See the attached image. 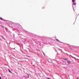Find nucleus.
I'll return each instance as SVG.
<instances>
[{"mask_svg":"<svg viewBox=\"0 0 79 79\" xmlns=\"http://www.w3.org/2000/svg\"><path fill=\"white\" fill-rule=\"evenodd\" d=\"M35 35L36 36V37H37V38H38V39H43L44 42L46 43V44H47V37L45 36H40V35Z\"/></svg>","mask_w":79,"mask_h":79,"instance_id":"obj_1","label":"nucleus"},{"mask_svg":"<svg viewBox=\"0 0 79 79\" xmlns=\"http://www.w3.org/2000/svg\"><path fill=\"white\" fill-rule=\"evenodd\" d=\"M10 24H11L12 26H13L15 27V29H18L19 26H20V24L18 23H13L12 22H10Z\"/></svg>","mask_w":79,"mask_h":79,"instance_id":"obj_2","label":"nucleus"},{"mask_svg":"<svg viewBox=\"0 0 79 79\" xmlns=\"http://www.w3.org/2000/svg\"><path fill=\"white\" fill-rule=\"evenodd\" d=\"M0 37L2 39H4V40H5V42L6 43L7 45H8V43L9 45L10 44V41L9 40H6V39L4 38V37L2 35H1Z\"/></svg>","mask_w":79,"mask_h":79,"instance_id":"obj_3","label":"nucleus"},{"mask_svg":"<svg viewBox=\"0 0 79 79\" xmlns=\"http://www.w3.org/2000/svg\"><path fill=\"white\" fill-rule=\"evenodd\" d=\"M56 61V60L55 59L52 60L50 59H49L48 60L49 63H53V64H55V62Z\"/></svg>","mask_w":79,"mask_h":79,"instance_id":"obj_4","label":"nucleus"},{"mask_svg":"<svg viewBox=\"0 0 79 79\" xmlns=\"http://www.w3.org/2000/svg\"><path fill=\"white\" fill-rule=\"evenodd\" d=\"M68 59H69L68 58H64V60L65 61L66 60L67 61V63H68V64H71V61L68 60Z\"/></svg>","mask_w":79,"mask_h":79,"instance_id":"obj_5","label":"nucleus"},{"mask_svg":"<svg viewBox=\"0 0 79 79\" xmlns=\"http://www.w3.org/2000/svg\"><path fill=\"white\" fill-rule=\"evenodd\" d=\"M19 47L20 48V50L21 51L22 53H24V52L21 50V48H22V49H23V44H21L19 45Z\"/></svg>","mask_w":79,"mask_h":79,"instance_id":"obj_6","label":"nucleus"},{"mask_svg":"<svg viewBox=\"0 0 79 79\" xmlns=\"http://www.w3.org/2000/svg\"><path fill=\"white\" fill-rule=\"evenodd\" d=\"M27 77H26V76H23V77H25V78H29V76H30L29 74L28 73H27Z\"/></svg>","mask_w":79,"mask_h":79,"instance_id":"obj_7","label":"nucleus"},{"mask_svg":"<svg viewBox=\"0 0 79 79\" xmlns=\"http://www.w3.org/2000/svg\"><path fill=\"white\" fill-rule=\"evenodd\" d=\"M66 54L67 55H68V56H71V57H72V58H74L75 59H77L75 57H73V56H72L71 55H69V54H68V53H66Z\"/></svg>","mask_w":79,"mask_h":79,"instance_id":"obj_8","label":"nucleus"},{"mask_svg":"<svg viewBox=\"0 0 79 79\" xmlns=\"http://www.w3.org/2000/svg\"><path fill=\"white\" fill-rule=\"evenodd\" d=\"M23 32H25L27 34H31V33L27 31L26 30H23Z\"/></svg>","mask_w":79,"mask_h":79,"instance_id":"obj_9","label":"nucleus"},{"mask_svg":"<svg viewBox=\"0 0 79 79\" xmlns=\"http://www.w3.org/2000/svg\"><path fill=\"white\" fill-rule=\"evenodd\" d=\"M0 19H1V20H2V21H8V20L3 19V18L1 17H0Z\"/></svg>","mask_w":79,"mask_h":79,"instance_id":"obj_10","label":"nucleus"},{"mask_svg":"<svg viewBox=\"0 0 79 79\" xmlns=\"http://www.w3.org/2000/svg\"><path fill=\"white\" fill-rule=\"evenodd\" d=\"M8 71L9 73H11V74H12V72L11 71V70H10V69H8Z\"/></svg>","mask_w":79,"mask_h":79,"instance_id":"obj_11","label":"nucleus"},{"mask_svg":"<svg viewBox=\"0 0 79 79\" xmlns=\"http://www.w3.org/2000/svg\"><path fill=\"white\" fill-rule=\"evenodd\" d=\"M73 5H76V3L75 2H73Z\"/></svg>","mask_w":79,"mask_h":79,"instance_id":"obj_12","label":"nucleus"},{"mask_svg":"<svg viewBox=\"0 0 79 79\" xmlns=\"http://www.w3.org/2000/svg\"><path fill=\"white\" fill-rule=\"evenodd\" d=\"M57 41H58V42H60V41L59 40H58V39H57L56 40Z\"/></svg>","mask_w":79,"mask_h":79,"instance_id":"obj_13","label":"nucleus"},{"mask_svg":"<svg viewBox=\"0 0 79 79\" xmlns=\"http://www.w3.org/2000/svg\"><path fill=\"white\" fill-rule=\"evenodd\" d=\"M75 0H72V2L73 3H74V2H75Z\"/></svg>","mask_w":79,"mask_h":79,"instance_id":"obj_14","label":"nucleus"},{"mask_svg":"<svg viewBox=\"0 0 79 79\" xmlns=\"http://www.w3.org/2000/svg\"><path fill=\"white\" fill-rule=\"evenodd\" d=\"M1 27H2V28H4V26H3V25H1Z\"/></svg>","mask_w":79,"mask_h":79,"instance_id":"obj_15","label":"nucleus"},{"mask_svg":"<svg viewBox=\"0 0 79 79\" xmlns=\"http://www.w3.org/2000/svg\"><path fill=\"white\" fill-rule=\"evenodd\" d=\"M74 47H75L76 48H79V46H74Z\"/></svg>","mask_w":79,"mask_h":79,"instance_id":"obj_16","label":"nucleus"},{"mask_svg":"<svg viewBox=\"0 0 79 79\" xmlns=\"http://www.w3.org/2000/svg\"><path fill=\"white\" fill-rule=\"evenodd\" d=\"M56 74L57 75H58V76H59V74L57 73H56Z\"/></svg>","mask_w":79,"mask_h":79,"instance_id":"obj_17","label":"nucleus"},{"mask_svg":"<svg viewBox=\"0 0 79 79\" xmlns=\"http://www.w3.org/2000/svg\"><path fill=\"white\" fill-rule=\"evenodd\" d=\"M72 7L73 8V11H74V7H73V6H72Z\"/></svg>","mask_w":79,"mask_h":79,"instance_id":"obj_18","label":"nucleus"},{"mask_svg":"<svg viewBox=\"0 0 79 79\" xmlns=\"http://www.w3.org/2000/svg\"><path fill=\"white\" fill-rule=\"evenodd\" d=\"M70 49L71 50H73V48H71V47H70Z\"/></svg>","mask_w":79,"mask_h":79,"instance_id":"obj_19","label":"nucleus"},{"mask_svg":"<svg viewBox=\"0 0 79 79\" xmlns=\"http://www.w3.org/2000/svg\"><path fill=\"white\" fill-rule=\"evenodd\" d=\"M48 71L50 73H51V71H50L49 70H48Z\"/></svg>","mask_w":79,"mask_h":79,"instance_id":"obj_20","label":"nucleus"},{"mask_svg":"<svg viewBox=\"0 0 79 79\" xmlns=\"http://www.w3.org/2000/svg\"><path fill=\"white\" fill-rule=\"evenodd\" d=\"M43 54L44 55V56H45V53H44Z\"/></svg>","mask_w":79,"mask_h":79,"instance_id":"obj_21","label":"nucleus"},{"mask_svg":"<svg viewBox=\"0 0 79 79\" xmlns=\"http://www.w3.org/2000/svg\"><path fill=\"white\" fill-rule=\"evenodd\" d=\"M42 8L43 9H44L45 8V7H43Z\"/></svg>","mask_w":79,"mask_h":79,"instance_id":"obj_22","label":"nucleus"},{"mask_svg":"<svg viewBox=\"0 0 79 79\" xmlns=\"http://www.w3.org/2000/svg\"><path fill=\"white\" fill-rule=\"evenodd\" d=\"M26 40H24V42H26Z\"/></svg>","mask_w":79,"mask_h":79,"instance_id":"obj_23","label":"nucleus"},{"mask_svg":"<svg viewBox=\"0 0 79 79\" xmlns=\"http://www.w3.org/2000/svg\"><path fill=\"white\" fill-rule=\"evenodd\" d=\"M12 49H13L14 50H15V48H12Z\"/></svg>","mask_w":79,"mask_h":79,"instance_id":"obj_24","label":"nucleus"},{"mask_svg":"<svg viewBox=\"0 0 79 79\" xmlns=\"http://www.w3.org/2000/svg\"><path fill=\"white\" fill-rule=\"evenodd\" d=\"M0 79H2V77H1L0 76Z\"/></svg>","mask_w":79,"mask_h":79,"instance_id":"obj_25","label":"nucleus"},{"mask_svg":"<svg viewBox=\"0 0 79 79\" xmlns=\"http://www.w3.org/2000/svg\"><path fill=\"white\" fill-rule=\"evenodd\" d=\"M79 14H78V15L77 16H77H79Z\"/></svg>","mask_w":79,"mask_h":79,"instance_id":"obj_26","label":"nucleus"},{"mask_svg":"<svg viewBox=\"0 0 79 79\" xmlns=\"http://www.w3.org/2000/svg\"><path fill=\"white\" fill-rule=\"evenodd\" d=\"M19 35H21V34H18Z\"/></svg>","mask_w":79,"mask_h":79,"instance_id":"obj_27","label":"nucleus"},{"mask_svg":"<svg viewBox=\"0 0 79 79\" xmlns=\"http://www.w3.org/2000/svg\"><path fill=\"white\" fill-rule=\"evenodd\" d=\"M76 19H77V17L76 18Z\"/></svg>","mask_w":79,"mask_h":79,"instance_id":"obj_28","label":"nucleus"},{"mask_svg":"<svg viewBox=\"0 0 79 79\" xmlns=\"http://www.w3.org/2000/svg\"><path fill=\"white\" fill-rule=\"evenodd\" d=\"M77 60H79V59H77Z\"/></svg>","mask_w":79,"mask_h":79,"instance_id":"obj_29","label":"nucleus"},{"mask_svg":"<svg viewBox=\"0 0 79 79\" xmlns=\"http://www.w3.org/2000/svg\"><path fill=\"white\" fill-rule=\"evenodd\" d=\"M69 45V44H67V45Z\"/></svg>","mask_w":79,"mask_h":79,"instance_id":"obj_30","label":"nucleus"},{"mask_svg":"<svg viewBox=\"0 0 79 79\" xmlns=\"http://www.w3.org/2000/svg\"><path fill=\"white\" fill-rule=\"evenodd\" d=\"M25 50L26 51V52H27V51H26V50Z\"/></svg>","mask_w":79,"mask_h":79,"instance_id":"obj_31","label":"nucleus"},{"mask_svg":"<svg viewBox=\"0 0 79 79\" xmlns=\"http://www.w3.org/2000/svg\"><path fill=\"white\" fill-rule=\"evenodd\" d=\"M74 23H73V24H74Z\"/></svg>","mask_w":79,"mask_h":79,"instance_id":"obj_32","label":"nucleus"},{"mask_svg":"<svg viewBox=\"0 0 79 79\" xmlns=\"http://www.w3.org/2000/svg\"><path fill=\"white\" fill-rule=\"evenodd\" d=\"M61 43H63V42H61Z\"/></svg>","mask_w":79,"mask_h":79,"instance_id":"obj_33","label":"nucleus"},{"mask_svg":"<svg viewBox=\"0 0 79 79\" xmlns=\"http://www.w3.org/2000/svg\"><path fill=\"white\" fill-rule=\"evenodd\" d=\"M72 46H73V47H74V46H73L72 45Z\"/></svg>","mask_w":79,"mask_h":79,"instance_id":"obj_34","label":"nucleus"},{"mask_svg":"<svg viewBox=\"0 0 79 79\" xmlns=\"http://www.w3.org/2000/svg\"><path fill=\"white\" fill-rule=\"evenodd\" d=\"M42 48H43V46H42Z\"/></svg>","mask_w":79,"mask_h":79,"instance_id":"obj_35","label":"nucleus"},{"mask_svg":"<svg viewBox=\"0 0 79 79\" xmlns=\"http://www.w3.org/2000/svg\"><path fill=\"white\" fill-rule=\"evenodd\" d=\"M64 53V54H66V53Z\"/></svg>","mask_w":79,"mask_h":79,"instance_id":"obj_36","label":"nucleus"}]
</instances>
